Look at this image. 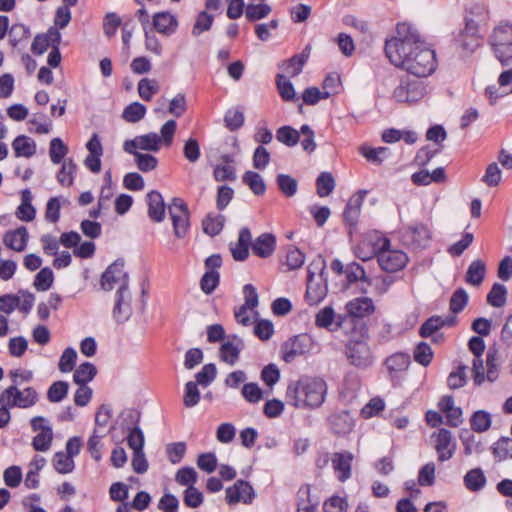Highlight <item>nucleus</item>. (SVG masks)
Returning <instances> with one entry per match:
<instances>
[{
  "label": "nucleus",
  "mask_w": 512,
  "mask_h": 512,
  "mask_svg": "<svg viewBox=\"0 0 512 512\" xmlns=\"http://www.w3.org/2000/svg\"><path fill=\"white\" fill-rule=\"evenodd\" d=\"M310 50V46H306L300 54H296L289 60L282 62L279 67L291 77L299 75L310 56Z\"/></svg>",
  "instance_id": "cd10ccee"
},
{
  "label": "nucleus",
  "mask_w": 512,
  "mask_h": 512,
  "mask_svg": "<svg viewBox=\"0 0 512 512\" xmlns=\"http://www.w3.org/2000/svg\"><path fill=\"white\" fill-rule=\"evenodd\" d=\"M161 138L157 133L151 132L126 140L123 149L127 153H135L137 149L157 152L160 149Z\"/></svg>",
  "instance_id": "2eb2a0df"
},
{
  "label": "nucleus",
  "mask_w": 512,
  "mask_h": 512,
  "mask_svg": "<svg viewBox=\"0 0 512 512\" xmlns=\"http://www.w3.org/2000/svg\"><path fill=\"white\" fill-rule=\"evenodd\" d=\"M127 283V289H129V277L124 271V260L117 259L111 265H109L103 272L100 280L101 288L105 291H110L114 288V285L119 283Z\"/></svg>",
  "instance_id": "9d476101"
},
{
  "label": "nucleus",
  "mask_w": 512,
  "mask_h": 512,
  "mask_svg": "<svg viewBox=\"0 0 512 512\" xmlns=\"http://www.w3.org/2000/svg\"><path fill=\"white\" fill-rule=\"evenodd\" d=\"M464 484L470 491H480L486 484V477L480 468L471 469L464 476Z\"/></svg>",
  "instance_id": "e433bc0d"
},
{
  "label": "nucleus",
  "mask_w": 512,
  "mask_h": 512,
  "mask_svg": "<svg viewBox=\"0 0 512 512\" xmlns=\"http://www.w3.org/2000/svg\"><path fill=\"white\" fill-rule=\"evenodd\" d=\"M468 293L463 288L456 289L449 301V309L453 314L460 313L468 303Z\"/></svg>",
  "instance_id": "603ef678"
},
{
  "label": "nucleus",
  "mask_w": 512,
  "mask_h": 512,
  "mask_svg": "<svg viewBox=\"0 0 512 512\" xmlns=\"http://www.w3.org/2000/svg\"><path fill=\"white\" fill-rule=\"evenodd\" d=\"M145 114L146 107L139 102H133L124 109L122 117L127 122L136 123L143 119Z\"/></svg>",
  "instance_id": "3c124183"
},
{
  "label": "nucleus",
  "mask_w": 512,
  "mask_h": 512,
  "mask_svg": "<svg viewBox=\"0 0 512 512\" xmlns=\"http://www.w3.org/2000/svg\"><path fill=\"white\" fill-rule=\"evenodd\" d=\"M256 494L253 487L245 480H237L233 486L226 489V501L229 505H234L239 502L244 504H251L255 499Z\"/></svg>",
  "instance_id": "ddd939ff"
},
{
  "label": "nucleus",
  "mask_w": 512,
  "mask_h": 512,
  "mask_svg": "<svg viewBox=\"0 0 512 512\" xmlns=\"http://www.w3.org/2000/svg\"><path fill=\"white\" fill-rule=\"evenodd\" d=\"M346 310L352 318L351 322L355 323V320L359 321L360 319L371 315L375 310V306L371 298L361 297L349 301L346 304Z\"/></svg>",
  "instance_id": "f3484780"
},
{
  "label": "nucleus",
  "mask_w": 512,
  "mask_h": 512,
  "mask_svg": "<svg viewBox=\"0 0 512 512\" xmlns=\"http://www.w3.org/2000/svg\"><path fill=\"white\" fill-rule=\"evenodd\" d=\"M312 339L308 334H299L283 345V360L291 363L294 359L310 351Z\"/></svg>",
  "instance_id": "f8f14e48"
},
{
  "label": "nucleus",
  "mask_w": 512,
  "mask_h": 512,
  "mask_svg": "<svg viewBox=\"0 0 512 512\" xmlns=\"http://www.w3.org/2000/svg\"><path fill=\"white\" fill-rule=\"evenodd\" d=\"M220 283V274L218 271H205L200 280L201 290L207 294H212Z\"/></svg>",
  "instance_id": "4d7b16f0"
},
{
  "label": "nucleus",
  "mask_w": 512,
  "mask_h": 512,
  "mask_svg": "<svg viewBox=\"0 0 512 512\" xmlns=\"http://www.w3.org/2000/svg\"><path fill=\"white\" fill-rule=\"evenodd\" d=\"M69 384L66 381L53 382L47 391V399L52 403L61 402L68 394Z\"/></svg>",
  "instance_id": "de8ad7c7"
},
{
  "label": "nucleus",
  "mask_w": 512,
  "mask_h": 512,
  "mask_svg": "<svg viewBox=\"0 0 512 512\" xmlns=\"http://www.w3.org/2000/svg\"><path fill=\"white\" fill-rule=\"evenodd\" d=\"M389 61L417 78L431 75L437 66L435 51L429 48L411 24L398 23L396 36L386 40L384 47Z\"/></svg>",
  "instance_id": "f257e3e1"
},
{
  "label": "nucleus",
  "mask_w": 512,
  "mask_h": 512,
  "mask_svg": "<svg viewBox=\"0 0 512 512\" xmlns=\"http://www.w3.org/2000/svg\"><path fill=\"white\" fill-rule=\"evenodd\" d=\"M327 291V281L318 282L314 278H307L305 300L310 306L319 304L325 298Z\"/></svg>",
  "instance_id": "a878e982"
},
{
  "label": "nucleus",
  "mask_w": 512,
  "mask_h": 512,
  "mask_svg": "<svg viewBox=\"0 0 512 512\" xmlns=\"http://www.w3.org/2000/svg\"><path fill=\"white\" fill-rule=\"evenodd\" d=\"M373 253L377 257L379 266L383 271L395 273L402 270L407 262L408 256L401 250L390 249V241L387 238L381 240V245Z\"/></svg>",
  "instance_id": "7ed1b4c3"
},
{
  "label": "nucleus",
  "mask_w": 512,
  "mask_h": 512,
  "mask_svg": "<svg viewBox=\"0 0 512 512\" xmlns=\"http://www.w3.org/2000/svg\"><path fill=\"white\" fill-rule=\"evenodd\" d=\"M59 31L56 27H50L46 33L37 34L31 45V51L35 55L43 54L48 47H52V32Z\"/></svg>",
  "instance_id": "c9c22d12"
},
{
  "label": "nucleus",
  "mask_w": 512,
  "mask_h": 512,
  "mask_svg": "<svg viewBox=\"0 0 512 512\" xmlns=\"http://www.w3.org/2000/svg\"><path fill=\"white\" fill-rule=\"evenodd\" d=\"M232 340L223 343L219 349L220 359L229 364L234 365L239 360V355L244 347L242 339L233 335Z\"/></svg>",
  "instance_id": "4be33fe9"
},
{
  "label": "nucleus",
  "mask_w": 512,
  "mask_h": 512,
  "mask_svg": "<svg viewBox=\"0 0 512 512\" xmlns=\"http://www.w3.org/2000/svg\"><path fill=\"white\" fill-rule=\"evenodd\" d=\"M491 451L497 461L512 459V439L500 437L491 447Z\"/></svg>",
  "instance_id": "f704fd0d"
},
{
  "label": "nucleus",
  "mask_w": 512,
  "mask_h": 512,
  "mask_svg": "<svg viewBox=\"0 0 512 512\" xmlns=\"http://www.w3.org/2000/svg\"><path fill=\"white\" fill-rule=\"evenodd\" d=\"M53 466L60 474L71 473L75 467L74 460L66 455L64 452L59 451L54 454Z\"/></svg>",
  "instance_id": "09e8293b"
},
{
  "label": "nucleus",
  "mask_w": 512,
  "mask_h": 512,
  "mask_svg": "<svg viewBox=\"0 0 512 512\" xmlns=\"http://www.w3.org/2000/svg\"><path fill=\"white\" fill-rule=\"evenodd\" d=\"M344 353L349 364L358 369H367L374 362L372 351L363 339H350L345 345Z\"/></svg>",
  "instance_id": "39448f33"
},
{
  "label": "nucleus",
  "mask_w": 512,
  "mask_h": 512,
  "mask_svg": "<svg viewBox=\"0 0 512 512\" xmlns=\"http://www.w3.org/2000/svg\"><path fill=\"white\" fill-rule=\"evenodd\" d=\"M53 440L52 428H45L43 432H39L32 440L34 450L45 452L51 447Z\"/></svg>",
  "instance_id": "bf43d9fd"
},
{
  "label": "nucleus",
  "mask_w": 512,
  "mask_h": 512,
  "mask_svg": "<svg viewBox=\"0 0 512 512\" xmlns=\"http://www.w3.org/2000/svg\"><path fill=\"white\" fill-rule=\"evenodd\" d=\"M366 194L367 191L360 190L356 195L351 197L346 204L343 212V220L348 226L349 235H352L353 232L357 229L358 219L361 213V206Z\"/></svg>",
  "instance_id": "4468645a"
},
{
  "label": "nucleus",
  "mask_w": 512,
  "mask_h": 512,
  "mask_svg": "<svg viewBox=\"0 0 512 512\" xmlns=\"http://www.w3.org/2000/svg\"><path fill=\"white\" fill-rule=\"evenodd\" d=\"M435 449L438 453V460L447 461L454 455L455 443H453L452 434L449 430L441 428L435 440Z\"/></svg>",
  "instance_id": "a211bd4d"
},
{
  "label": "nucleus",
  "mask_w": 512,
  "mask_h": 512,
  "mask_svg": "<svg viewBox=\"0 0 512 512\" xmlns=\"http://www.w3.org/2000/svg\"><path fill=\"white\" fill-rule=\"evenodd\" d=\"M326 393L327 385L322 378L301 377L288 385L286 398L296 408L314 409L323 404Z\"/></svg>",
  "instance_id": "f03ea898"
},
{
  "label": "nucleus",
  "mask_w": 512,
  "mask_h": 512,
  "mask_svg": "<svg viewBox=\"0 0 512 512\" xmlns=\"http://www.w3.org/2000/svg\"><path fill=\"white\" fill-rule=\"evenodd\" d=\"M224 221L223 215L211 216L209 214L202 222L204 233L210 236L218 235L224 227Z\"/></svg>",
  "instance_id": "8fccbe9b"
},
{
  "label": "nucleus",
  "mask_w": 512,
  "mask_h": 512,
  "mask_svg": "<svg viewBox=\"0 0 512 512\" xmlns=\"http://www.w3.org/2000/svg\"><path fill=\"white\" fill-rule=\"evenodd\" d=\"M426 85L421 78L406 75L400 79L393 91V98L399 103H415L426 95Z\"/></svg>",
  "instance_id": "20e7f679"
},
{
  "label": "nucleus",
  "mask_w": 512,
  "mask_h": 512,
  "mask_svg": "<svg viewBox=\"0 0 512 512\" xmlns=\"http://www.w3.org/2000/svg\"><path fill=\"white\" fill-rule=\"evenodd\" d=\"M28 231L26 227L21 226L15 230H10L3 236V243L11 250L16 252L24 251L28 242Z\"/></svg>",
  "instance_id": "b1692460"
},
{
  "label": "nucleus",
  "mask_w": 512,
  "mask_h": 512,
  "mask_svg": "<svg viewBox=\"0 0 512 512\" xmlns=\"http://www.w3.org/2000/svg\"><path fill=\"white\" fill-rule=\"evenodd\" d=\"M197 383L189 381L185 384V391L183 396V404L187 408L196 406L200 401V391Z\"/></svg>",
  "instance_id": "e2e57ef3"
},
{
  "label": "nucleus",
  "mask_w": 512,
  "mask_h": 512,
  "mask_svg": "<svg viewBox=\"0 0 512 512\" xmlns=\"http://www.w3.org/2000/svg\"><path fill=\"white\" fill-rule=\"evenodd\" d=\"M242 182L247 185L256 196L266 192V184L262 176L254 171H246L242 176Z\"/></svg>",
  "instance_id": "72a5a7b5"
},
{
  "label": "nucleus",
  "mask_w": 512,
  "mask_h": 512,
  "mask_svg": "<svg viewBox=\"0 0 512 512\" xmlns=\"http://www.w3.org/2000/svg\"><path fill=\"white\" fill-rule=\"evenodd\" d=\"M405 236L409 237L417 247H426L431 234L428 227L423 223H416L405 229Z\"/></svg>",
  "instance_id": "c756f323"
},
{
  "label": "nucleus",
  "mask_w": 512,
  "mask_h": 512,
  "mask_svg": "<svg viewBox=\"0 0 512 512\" xmlns=\"http://www.w3.org/2000/svg\"><path fill=\"white\" fill-rule=\"evenodd\" d=\"M38 398V393L33 387L19 390L16 385H11L1 393L0 403H5L10 408L26 409L34 406L38 402Z\"/></svg>",
  "instance_id": "423d86ee"
},
{
  "label": "nucleus",
  "mask_w": 512,
  "mask_h": 512,
  "mask_svg": "<svg viewBox=\"0 0 512 512\" xmlns=\"http://www.w3.org/2000/svg\"><path fill=\"white\" fill-rule=\"evenodd\" d=\"M168 212L172 220L174 235L182 239L190 228V211L183 199L174 197L168 206Z\"/></svg>",
  "instance_id": "6e6552de"
},
{
  "label": "nucleus",
  "mask_w": 512,
  "mask_h": 512,
  "mask_svg": "<svg viewBox=\"0 0 512 512\" xmlns=\"http://www.w3.org/2000/svg\"><path fill=\"white\" fill-rule=\"evenodd\" d=\"M485 275V263L480 259H476L472 261L471 264L469 265L465 274V281L470 285L480 286L484 281Z\"/></svg>",
  "instance_id": "2f4dec72"
},
{
  "label": "nucleus",
  "mask_w": 512,
  "mask_h": 512,
  "mask_svg": "<svg viewBox=\"0 0 512 512\" xmlns=\"http://www.w3.org/2000/svg\"><path fill=\"white\" fill-rule=\"evenodd\" d=\"M507 298V289L503 284L494 283L491 290L487 294V303L495 308L505 305Z\"/></svg>",
  "instance_id": "58836bf2"
},
{
  "label": "nucleus",
  "mask_w": 512,
  "mask_h": 512,
  "mask_svg": "<svg viewBox=\"0 0 512 512\" xmlns=\"http://www.w3.org/2000/svg\"><path fill=\"white\" fill-rule=\"evenodd\" d=\"M471 429L475 432L482 433L487 431L491 426V416L484 410L473 413L470 419Z\"/></svg>",
  "instance_id": "a19ab883"
},
{
  "label": "nucleus",
  "mask_w": 512,
  "mask_h": 512,
  "mask_svg": "<svg viewBox=\"0 0 512 512\" xmlns=\"http://www.w3.org/2000/svg\"><path fill=\"white\" fill-rule=\"evenodd\" d=\"M89 155L84 160L85 166L93 173L101 171V156L103 155V147L98 134L94 133L86 143Z\"/></svg>",
  "instance_id": "dca6fc26"
},
{
  "label": "nucleus",
  "mask_w": 512,
  "mask_h": 512,
  "mask_svg": "<svg viewBox=\"0 0 512 512\" xmlns=\"http://www.w3.org/2000/svg\"><path fill=\"white\" fill-rule=\"evenodd\" d=\"M411 363L410 355L403 352H396L388 356L384 365L389 373V379L394 383L398 373L405 372Z\"/></svg>",
  "instance_id": "6ab92c4d"
},
{
  "label": "nucleus",
  "mask_w": 512,
  "mask_h": 512,
  "mask_svg": "<svg viewBox=\"0 0 512 512\" xmlns=\"http://www.w3.org/2000/svg\"><path fill=\"white\" fill-rule=\"evenodd\" d=\"M135 156V161L138 169L142 172H150L158 165V160L151 154H143L139 152L132 153Z\"/></svg>",
  "instance_id": "338daca9"
},
{
  "label": "nucleus",
  "mask_w": 512,
  "mask_h": 512,
  "mask_svg": "<svg viewBox=\"0 0 512 512\" xmlns=\"http://www.w3.org/2000/svg\"><path fill=\"white\" fill-rule=\"evenodd\" d=\"M490 43L496 58L507 65L512 59V25H501L494 29Z\"/></svg>",
  "instance_id": "0eeeda50"
},
{
  "label": "nucleus",
  "mask_w": 512,
  "mask_h": 512,
  "mask_svg": "<svg viewBox=\"0 0 512 512\" xmlns=\"http://www.w3.org/2000/svg\"><path fill=\"white\" fill-rule=\"evenodd\" d=\"M68 152V147L60 138H53L50 142L49 155L54 164L62 162Z\"/></svg>",
  "instance_id": "052dcab7"
},
{
  "label": "nucleus",
  "mask_w": 512,
  "mask_h": 512,
  "mask_svg": "<svg viewBox=\"0 0 512 512\" xmlns=\"http://www.w3.org/2000/svg\"><path fill=\"white\" fill-rule=\"evenodd\" d=\"M159 89V84L154 79L143 78L138 83V93L144 101H150Z\"/></svg>",
  "instance_id": "864d4df0"
},
{
  "label": "nucleus",
  "mask_w": 512,
  "mask_h": 512,
  "mask_svg": "<svg viewBox=\"0 0 512 512\" xmlns=\"http://www.w3.org/2000/svg\"><path fill=\"white\" fill-rule=\"evenodd\" d=\"M432 359L433 351L429 344L426 342H420L414 350V360L418 364L426 367L431 363Z\"/></svg>",
  "instance_id": "0e129e2a"
},
{
  "label": "nucleus",
  "mask_w": 512,
  "mask_h": 512,
  "mask_svg": "<svg viewBox=\"0 0 512 512\" xmlns=\"http://www.w3.org/2000/svg\"><path fill=\"white\" fill-rule=\"evenodd\" d=\"M131 293L127 289V283L119 285L115 294V305L113 308V318L117 323L126 322L132 315Z\"/></svg>",
  "instance_id": "9b49d317"
},
{
  "label": "nucleus",
  "mask_w": 512,
  "mask_h": 512,
  "mask_svg": "<svg viewBox=\"0 0 512 512\" xmlns=\"http://www.w3.org/2000/svg\"><path fill=\"white\" fill-rule=\"evenodd\" d=\"M276 85L279 95L284 101H292L295 99L296 93L294 86L284 75L277 74Z\"/></svg>",
  "instance_id": "6e6d98bb"
},
{
  "label": "nucleus",
  "mask_w": 512,
  "mask_h": 512,
  "mask_svg": "<svg viewBox=\"0 0 512 512\" xmlns=\"http://www.w3.org/2000/svg\"><path fill=\"white\" fill-rule=\"evenodd\" d=\"M353 454L349 451L336 452L331 459L335 472L338 473V480L345 482L351 477V464L353 461Z\"/></svg>",
  "instance_id": "aec40b11"
},
{
  "label": "nucleus",
  "mask_w": 512,
  "mask_h": 512,
  "mask_svg": "<svg viewBox=\"0 0 512 512\" xmlns=\"http://www.w3.org/2000/svg\"><path fill=\"white\" fill-rule=\"evenodd\" d=\"M148 216L154 222H162L165 218V203L159 191L152 190L147 196Z\"/></svg>",
  "instance_id": "393cba45"
},
{
  "label": "nucleus",
  "mask_w": 512,
  "mask_h": 512,
  "mask_svg": "<svg viewBox=\"0 0 512 512\" xmlns=\"http://www.w3.org/2000/svg\"><path fill=\"white\" fill-rule=\"evenodd\" d=\"M455 44L465 53H473L481 45L478 24L474 19L465 18V27L454 38Z\"/></svg>",
  "instance_id": "1a4fd4ad"
},
{
  "label": "nucleus",
  "mask_w": 512,
  "mask_h": 512,
  "mask_svg": "<svg viewBox=\"0 0 512 512\" xmlns=\"http://www.w3.org/2000/svg\"><path fill=\"white\" fill-rule=\"evenodd\" d=\"M276 139L288 147L295 146L299 140V132L291 126H282L276 131Z\"/></svg>",
  "instance_id": "a18cd8bd"
},
{
  "label": "nucleus",
  "mask_w": 512,
  "mask_h": 512,
  "mask_svg": "<svg viewBox=\"0 0 512 512\" xmlns=\"http://www.w3.org/2000/svg\"><path fill=\"white\" fill-rule=\"evenodd\" d=\"M54 281L53 271L49 267L42 268L35 276L34 287L37 291L50 289Z\"/></svg>",
  "instance_id": "13d9d810"
},
{
  "label": "nucleus",
  "mask_w": 512,
  "mask_h": 512,
  "mask_svg": "<svg viewBox=\"0 0 512 512\" xmlns=\"http://www.w3.org/2000/svg\"><path fill=\"white\" fill-rule=\"evenodd\" d=\"M153 26L159 33L170 35L177 28V20L168 12H158L153 17Z\"/></svg>",
  "instance_id": "7c9ffc66"
},
{
  "label": "nucleus",
  "mask_w": 512,
  "mask_h": 512,
  "mask_svg": "<svg viewBox=\"0 0 512 512\" xmlns=\"http://www.w3.org/2000/svg\"><path fill=\"white\" fill-rule=\"evenodd\" d=\"M345 275L348 284L361 281L370 285V279L366 276L364 268L356 262H352L345 267Z\"/></svg>",
  "instance_id": "37998d69"
},
{
  "label": "nucleus",
  "mask_w": 512,
  "mask_h": 512,
  "mask_svg": "<svg viewBox=\"0 0 512 512\" xmlns=\"http://www.w3.org/2000/svg\"><path fill=\"white\" fill-rule=\"evenodd\" d=\"M442 327L443 323L441 322V316H431L421 325L419 334L423 338H428Z\"/></svg>",
  "instance_id": "774afa93"
},
{
  "label": "nucleus",
  "mask_w": 512,
  "mask_h": 512,
  "mask_svg": "<svg viewBox=\"0 0 512 512\" xmlns=\"http://www.w3.org/2000/svg\"><path fill=\"white\" fill-rule=\"evenodd\" d=\"M8 36L10 46L13 49L21 50L25 48L26 43L31 36V32L28 26L16 23L10 27Z\"/></svg>",
  "instance_id": "c85d7f7f"
},
{
  "label": "nucleus",
  "mask_w": 512,
  "mask_h": 512,
  "mask_svg": "<svg viewBox=\"0 0 512 512\" xmlns=\"http://www.w3.org/2000/svg\"><path fill=\"white\" fill-rule=\"evenodd\" d=\"M328 422L332 432L336 435H346L354 426L353 418L348 411H340L329 416Z\"/></svg>",
  "instance_id": "5701e85b"
},
{
  "label": "nucleus",
  "mask_w": 512,
  "mask_h": 512,
  "mask_svg": "<svg viewBox=\"0 0 512 512\" xmlns=\"http://www.w3.org/2000/svg\"><path fill=\"white\" fill-rule=\"evenodd\" d=\"M244 113L240 108L228 109L224 116V122L226 128L230 131H236L240 129L244 124Z\"/></svg>",
  "instance_id": "49530a36"
},
{
  "label": "nucleus",
  "mask_w": 512,
  "mask_h": 512,
  "mask_svg": "<svg viewBox=\"0 0 512 512\" xmlns=\"http://www.w3.org/2000/svg\"><path fill=\"white\" fill-rule=\"evenodd\" d=\"M317 194L319 197H326L335 188V180L330 172H321L316 179Z\"/></svg>",
  "instance_id": "79ce46f5"
},
{
  "label": "nucleus",
  "mask_w": 512,
  "mask_h": 512,
  "mask_svg": "<svg viewBox=\"0 0 512 512\" xmlns=\"http://www.w3.org/2000/svg\"><path fill=\"white\" fill-rule=\"evenodd\" d=\"M97 369L90 362H84L78 366L73 374V381L78 385H86L96 375Z\"/></svg>",
  "instance_id": "4c0bfd02"
},
{
  "label": "nucleus",
  "mask_w": 512,
  "mask_h": 512,
  "mask_svg": "<svg viewBox=\"0 0 512 512\" xmlns=\"http://www.w3.org/2000/svg\"><path fill=\"white\" fill-rule=\"evenodd\" d=\"M271 6L265 3L246 5L245 17L249 22H256L266 18L271 13Z\"/></svg>",
  "instance_id": "ea45409f"
},
{
  "label": "nucleus",
  "mask_w": 512,
  "mask_h": 512,
  "mask_svg": "<svg viewBox=\"0 0 512 512\" xmlns=\"http://www.w3.org/2000/svg\"><path fill=\"white\" fill-rule=\"evenodd\" d=\"M276 237L272 233H263L251 244L254 255L260 258H269L275 251Z\"/></svg>",
  "instance_id": "412c9836"
},
{
  "label": "nucleus",
  "mask_w": 512,
  "mask_h": 512,
  "mask_svg": "<svg viewBox=\"0 0 512 512\" xmlns=\"http://www.w3.org/2000/svg\"><path fill=\"white\" fill-rule=\"evenodd\" d=\"M216 374H217V369H216L215 364H213V363L206 364L202 367V369L198 373L195 374V379H196L195 383H197L203 387H206L214 381Z\"/></svg>",
  "instance_id": "680f3d73"
},
{
  "label": "nucleus",
  "mask_w": 512,
  "mask_h": 512,
  "mask_svg": "<svg viewBox=\"0 0 512 512\" xmlns=\"http://www.w3.org/2000/svg\"><path fill=\"white\" fill-rule=\"evenodd\" d=\"M12 147L16 157L23 156L29 158L36 152L35 142L25 135L17 136L12 143Z\"/></svg>",
  "instance_id": "473e14b6"
},
{
  "label": "nucleus",
  "mask_w": 512,
  "mask_h": 512,
  "mask_svg": "<svg viewBox=\"0 0 512 512\" xmlns=\"http://www.w3.org/2000/svg\"><path fill=\"white\" fill-rule=\"evenodd\" d=\"M252 244V236L249 228L243 227L238 236V242L231 247V253L236 261H245L249 256V247Z\"/></svg>",
  "instance_id": "bb28decb"
},
{
  "label": "nucleus",
  "mask_w": 512,
  "mask_h": 512,
  "mask_svg": "<svg viewBox=\"0 0 512 512\" xmlns=\"http://www.w3.org/2000/svg\"><path fill=\"white\" fill-rule=\"evenodd\" d=\"M276 183L279 190L286 197H293L298 190V182L295 178L287 174H278L276 177Z\"/></svg>",
  "instance_id": "c03bdc74"
},
{
  "label": "nucleus",
  "mask_w": 512,
  "mask_h": 512,
  "mask_svg": "<svg viewBox=\"0 0 512 512\" xmlns=\"http://www.w3.org/2000/svg\"><path fill=\"white\" fill-rule=\"evenodd\" d=\"M77 166L73 162V160L69 159L68 161H64L61 169L57 174L58 182L63 186H71L74 181V174L76 172Z\"/></svg>",
  "instance_id": "5fc2aeb1"
},
{
  "label": "nucleus",
  "mask_w": 512,
  "mask_h": 512,
  "mask_svg": "<svg viewBox=\"0 0 512 512\" xmlns=\"http://www.w3.org/2000/svg\"><path fill=\"white\" fill-rule=\"evenodd\" d=\"M127 430L129 431L127 436V444L134 451L143 450L144 446V434L139 426L130 427L127 426Z\"/></svg>",
  "instance_id": "69168bd1"
}]
</instances>
